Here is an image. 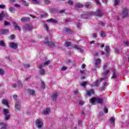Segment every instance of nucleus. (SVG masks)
<instances>
[{"label": "nucleus", "instance_id": "nucleus-1", "mask_svg": "<svg viewBox=\"0 0 129 129\" xmlns=\"http://www.w3.org/2000/svg\"><path fill=\"white\" fill-rule=\"evenodd\" d=\"M96 102L99 104H103L104 101L100 97H93L91 99L90 103L92 105H95Z\"/></svg>", "mask_w": 129, "mask_h": 129}, {"label": "nucleus", "instance_id": "nucleus-2", "mask_svg": "<svg viewBox=\"0 0 129 129\" xmlns=\"http://www.w3.org/2000/svg\"><path fill=\"white\" fill-rule=\"evenodd\" d=\"M88 15L97 16V17H102V11L101 10H99L96 12H90L88 13Z\"/></svg>", "mask_w": 129, "mask_h": 129}, {"label": "nucleus", "instance_id": "nucleus-3", "mask_svg": "<svg viewBox=\"0 0 129 129\" xmlns=\"http://www.w3.org/2000/svg\"><path fill=\"white\" fill-rule=\"evenodd\" d=\"M122 19H125L128 16V9L123 8L121 12Z\"/></svg>", "mask_w": 129, "mask_h": 129}, {"label": "nucleus", "instance_id": "nucleus-4", "mask_svg": "<svg viewBox=\"0 0 129 129\" xmlns=\"http://www.w3.org/2000/svg\"><path fill=\"white\" fill-rule=\"evenodd\" d=\"M36 125H37L38 128H41L43 126L44 123L42 120H40V119H37L35 121Z\"/></svg>", "mask_w": 129, "mask_h": 129}, {"label": "nucleus", "instance_id": "nucleus-5", "mask_svg": "<svg viewBox=\"0 0 129 129\" xmlns=\"http://www.w3.org/2000/svg\"><path fill=\"white\" fill-rule=\"evenodd\" d=\"M23 30H28V31H33V25L31 24H25L23 27Z\"/></svg>", "mask_w": 129, "mask_h": 129}, {"label": "nucleus", "instance_id": "nucleus-6", "mask_svg": "<svg viewBox=\"0 0 129 129\" xmlns=\"http://www.w3.org/2000/svg\"><path fill=\"white\" fill-rule=\"evenodd\" d=\"M43 43L44 45H47L48 47H50L51 48H54V47H55V43L53 41H47L46 42H44Z\"/></svg>", "mask_w": 129, "mask_h": 129}, {"label": "nucleus", "instance_id": "nucleus-7", "mask_svg": "<svg viewBox=\"0 0 129 129\" xmlns=\"http://www.w3.org/2000/svg\"><path fill=\"white\" fill-rule=\"evenodd\" d=\"M95 66L96 67H98L99 65H100V63H101V59L100 58L98 57L96 59L94 60Z\"/></svg>", "mask_w": 129, "mask_h": 129}, {"label": "nucleus", "instance_id": "nucleus-8", "mask_svg": "<svg viewBox=\"0 0 129 129\" xmlns=\"http://www.w3.org/2000/svg\"><path fill=\"white\" fill-rule=\"evenodd\" d=\"M10 44V48H12V49H14L16 50V49L18 48V44L17 43L15 42H11Z\"/></svg>", "mask_w": 129, "mask_h": 129}, {"label": "nucleus", "instance_id": "nucleus-9", "mask_svg": "<svg viewBox=\"0 0 129 129\" xmlns=\"http://www.w3.org/2000/svg\"><path fill=\"white\" fill-rule=\"evenodd\" d=\"M8 13L5 14V11H2L1 13L0 14V21H3V18H5V17H7Z\"/></svg>", "mask_w": 129, "mask_h": 129}, {"label": "nucleus", "instance_id": "nucleus-10", "mask_svg": "<svg viewBox=\"0 0 129 129\" xmlns=\"http://www.w3.org/2000/svg\"><path fill=\"white\" fill-rule=\"evenodd\" d=\"M51 98H52L53 101H56L57 98H58V93L55 92L51 95Z\"/></svg>", "mask_w": 129, "mask_h": 129}, {"label": "nucleus", "instance_id": "nucleus-11", "mask_svg": "<svg viewBox=\"0 0 129 129\" xmlns=\"http://www.w3.org/2000/svg\"><path fill=\"white\" fill-rule=\"evenodd\" d=\"M13 27L15 29V30H18V31H21V28H20V26H19V25H18L17 23H16V22H13Z\"/></svg>", "mask_w": 129, "mask_h": 129}, {"label": "nucleus", "instance_id": "nucleus-12", "mask_svg": "<svg viewBox=\"0 0 129 129\" xmlns=\"http://www.w3.org/2000/svg\"><path fill=\"white\" fill-rule=\"evenodd\" d=\"M50 112V108H46V110H44L42 111V113L43 114H45V115H47V114H49V113Z\"/></svg>", "mask_w": 129, "mask_h": 129}, {"label": "nucleus", "instance_id": "nucleus-13", "mask_svg": "<svg viewBox=\"0 0 129 129\" xmlns=\"http://www.w3.org/2000/svg\"><path fill=\"white\" fill-rule=\"evenodd\" d=\"M85 6L87 9H91L92 8V3L87 2L85 3Z\"/></svg>", "mask_w": 129, "mask_h": 129}, {"label": "nucleus", "instance_id": "nucleus-14", "mask_svg": "<svg viewBox=\"0 0 129 129\" xmlns=\"http://www.w3.org/2000/svg\"><path fill=\"white\" fill-rule=\"evenodd\" d=\"M87 92L88 96H91L92 94H94V90L93 89L87 91Z\"/></svg>", "mask_w": 129, "mask_h": 129}, {"label": "nucleus", "instance_id": "nucleus-15", "mask_svg": "<svg viewBox=\"0 0 129 129\" xmlns=\"http://www.w3.org/2000/svg\"><path fill=\"white\" fill-rule=\"evenodd\" d=\"M75 8H78L79 9H81V8H83L84 5L80 3H76L75 6Z\"/></svg>", "mask_w": 129, "mask_h": 129}, {"label": "nucleus", "instance_id": "nucleus-16", "mask_svg": "<svg viewBox=\"0 0 129 129\" xmlns=\"http://www.w3.org/2000/svg\"><path fill=\"white\" fill-rule=\"evenodd\" d=\"M16 109H17V110H20V108H21V103L19 102H17L16 103V106H15Z\"/></svg>", "mask_w": 129, "mask_h": 129}, {"label": "nucleus", "instance_id": "nucleus-17", "mask_svg": "<svg viewBox=\"0 0 129 129\" xmlns=\"http://www.w3.org/2000/svg\"><path fill=\"white\" fill-rule=\"evenodd\" d=\"M21 22H30V18H26V17H23L21 19Z\"/></svg>", "mask_w": 129, "mask_h": 129}, {"label": "nucleus", "instance_id": "nucleus-18", "mask_svg": "<svg viewBox=\"0 0 129 129\" xmlns=\"http://www.w3.org/2000/svg\"><path fill=\"white\" fill-rule=\"evenodd\" d=\"M7 33H9V30L8 29H2L1 31V34L2 35H6V34H7Z\"/></svg>", "mask_w": 129, "mask_h": 129}, {"label": "nucleus", "instance_id": "nucleus-19", "mask_svg": "<svg viewBox=\"0 0 129 129\" xmlns=\"http://www.w3.org/2000/svg\"><path fill=\"white\" fill-rule=\"evenodd\" d=\"M106 86H108V83H107V82L104 83L103 86L100 88L101 90H104V88H105Z\"/></svg>", "mask_w": 129, "mask_h": 129}, {"label": "nucleus", "instance_id": "nucleus-20", "mask_svg": "<svg viewBox=\"0 0 129 129\" xmlns=\"http://www.w3.org/2000/svg\"><path fill=\"white\" fill-rule=\"evenodd\" d=\"M3 104H4V105H6L7 107H10V105H9V102H8V100L4 99L3 100Z\"/></svg>", "mask_w": 129, "mask_h": 129}, {"label": "nucleus", "instance_id": "nucleus-21", "mask_svg": "<svg viewBox=\"0 0 129 129\" xmlns=\"http://www.w3.org/2000/svg\"><path fill=\"white\" fill-rule=\"evenodd\" d=\"M113 73L111 78L113 79H115L117 78L116 72L115 71V70H113Z\"/></svg>", "mask_w": 129, "mask_h": 129}, {"label": "nucleus", "instance_id": "nucleus-22", "mask_svg": "<svg viewBox=\"0 0 129 129\" xmlns=\"http://www.w3.org/2000/svg\"><path fill=\"white\" fill-rule=\"evenodd\" d=\"M3 113L4 115H8V113H10V110L8 109H4Z\"/></svg>", "mask_w": 129, "mask_h": 129}, {"label": "nucleus", "instance_id": "nucleus-23", "mask_svg": "<svg viewBox=\"0 0 129 129\" xmlns=\"http://www.w3.org/2000/svg\"><path fill=\"white\" fill-rule=\"evenodd\" d=\"M47 22H50V23H53V24H56L58 21L55 19H50L49 20H47Z\"/></svg>", "mask_w": 129, "mask_h": 129}, {"label": "nucleus", "instance_id": "nucleus-24", "mask_svg": "<svg viewBox=\"0 0 129 129\" xmlns=\"http://www.w3.org/2000/svg\"><path fill=\"white\" fill-rule=\"evenodd\" d=\"M105 51L107 55H108V54H109V51H110V48L109 46H105Z\"/></svg>", "mask_w": 129, "mask_h": 129}, {"label": "nucleus", "instance_id": "nucleus-25", "mask_svg": "<svg viewBox=\"0 0 129 129\" xmlns=\"http://www.w3.org/2000/svg\"><path fill=\"white\" fill-rule=\"evenodd\" d=\"M64 45L66 47H69L70 46H71V42H70V41H66L64 43Z\"/></svg>", "mask_w": 129, "mask_h": 129}, {"label": "nucleus", "instance_id": "nucleus-26", "mask_svg": "<svg viewBox=\"0 0 129 129\" xmlns=\"http://www.w3.org/2000/svg\"><path fill=\"white\" fill-rule=\"evenodd\" d=\"M21 2H22L23 6H24L25 7H29V3L26 2V1L21 0Z\"/></svg>", "mask_w": 129, "mask_h": 129}, {"label": "nucleus", "instance_id": "nucleus-27", "mask_svg": "<svg viewBox=\"0 0 129 129\" xmlns=\"http://www.w3.org/2000/svg\"><path fill=\"white\" fill-rule=\"evenodd\" d=\"M110 121L111 123L112 124H114V122H115V118L114 117H112L110 119Z\"/></svg>", "mask_w": 129, "mask_h": 129}, {"label": "nucleus", "instance_id": "nucleus-28", "mask_svg": "<svg viewBox=\"0 0 129 129\" xmlns=\"http://www.w3.org/2000/svg\"><path fill=\"white\" fill-rule=\"evenodd\" d=\"M35 90H28V93L30 94V95H35Z\"/></svg>", "mask_w": 129, "mask_h": 129}, {"label": "nucleus", "instance_id": "nucleus-29", "mask_svg": "<svg viewBox=\"0 0 129 129\" xmlns=\"http://www.w3.org/2000/svg\"><path fill=\"white\" fill-rule=\"evenodd\" d=\"M81 17L82 19H87V18H88V14H82Z\"/></svg>", "mask_w": 129, "mask_h": 129}, {"label": "nucleus", "instance_id": "nucleus-30", "mask_svg": "<svg viewBox=\"0 0 129 129\" xmlns=\"http://www.w3.org/2000/svg\"><path fill=\"white\" fill-rule=\"evenodd\" d=\"M41 88H42V89H45V88H46V86L45 85V83H44V82L42 81V80H41Z\"/></svg>", "mask_w": 129, "mask_h": 129}, {"label": "nucleus", "instance_id": "nucleus-31", "mask_svg": "<svg viewBox=\"0 0 129 129\" xmlns=\"http://www.w3.org/2000/svg\"><path fill=\"white\" fill-rule=\"evenodd\" d=\"M32 1L35 5H39V4H41V1H40V0H32Z\"/></svg>", "mask_w": 129, "mask_h": 129}, {"label": "nucleus", "instance_id": "nucleus-32", "mask_svg": "<svg viewBox=\"0 0 129 129\" xmlns=\"http://www.w3.org/2000/svg\"><path fill=\"white\" fill-rule=\"evenodd\" d=\"M45 73V70L44 69H41L39 71V75H44Z\"/></svg>", "mask_w": 129, "mask_h": 129}, {"label": "nucleus", "instance_id": "nucleus-33", "mask_svg": "<svg viewBox=\"0 0 129 129\" xmlns=\"http://www.w3.org/2000/svg\"><path fill=\"white\" fill-rule=\"evenodd\" d=\"M11 118V115H5V120H9Z\"/></svg>", "mask_w": 129, "mask_h": 129}, {"label": "nucleus", "instance_id": "nucleus-34", "mask_svg": "<svg viewBox=\"0 0 129 129\" xmlns=\"http://www.w3.org/2000/svg\"><path fill=\"white\" fill-rule=\"evenodd\" d=\"M120 2V0H115L114 3L113 4V6L115 7V6H117V5L119 4Z\"/></svg>", "mask_w": 129, "mask_h": 129}, {"label": "nucleus", "instance_id": "nucleus-35", "mask_svg": "<svg viewBox=\"0 0 129 129\" xmlns=\"http://www.w3.org/2000/svg\"><path fill=\"white\" fill-rule=\"evenodd\" d=\"M0 46H2V47H6V43H5V42L3 41H0Z\"/></svg>", "mask_w": 129, "mask_h": 129}, {"label": "nucleus", "instance_id": "nucleus-36", "mask_svg": "<svg viewBox=\"0 0 129 129\" xmlns=\"http://www.w3.org/2000/svg\"><path fill=\"white\" fill-rule=\"evenodd\" d=\"M67 3L70 5V6H73V1L72 0H68L67 1Z\"/></svg>", "mask_w": 129, "mask_h": 129}, {"label": "nucleus", "instance_id": "nucleus-37", "mask_svg": "<svg viewBox=\"0 0 129 129\" xmlns=\"http://www.w3.org/2000/svg\"><path fill=\"white\" fill-rule=\"evenodd\" d=\"M65 33H70L71 32V29L69 28H66L64 30Z\"/></svg>", "mask_w": 129, "mask_h": 129}, {"label": "nucleus", "instance_id": "nucleus-38", "mask_svg": "<svg viewBox=\"0 0 129 129\" xmlns=\"http://www.w3.org/2000/svg\"><path fill=\"white\" fill-rule=\"evenodd\" d=\"M44 28L46 29V31L47 32H49V27H48V25L47 24L44 25Z\"/></svg>", "mask_w": 129, "mask_h": 129}, {"label": "nucleus", "instance_id": "nucleus-39", "mask_svg": "<svg viewBox=\"0 0 129 129\" xmlns=\"http://www.w3.org/2000/svg\"><path fill=\"white\" fill-rule=\"evenodd\" d=\"M18 84H19V87H20L21 88L23 87V83H22V82H21V81H18Z\"/></svg>", "mask_w": 129, "mask_h": 129}, {"label": "nucleus", "instance_id": "nucleus-40", "mask_svg": "<svg viewBox=\"0 0 129 129\" xmlns=\"http://www.w3.org/2000/svg\"><path fill=\"white\" fill-rule=\"evenodd\" d=\"M109 72H110L109 71V70H106V71H105L104 72V75H105V77H106V75H107V74L108 73H109Z\"/></svg>", "mask_w": 129, "mask_h": 129}, {"label": "nucleus", "instance_id": "nucleus-41", "mask_svg": "<svg viewBox=\"0 0 129 129\" xmlns=\"http://www.w3.org/2000/svg\"><path fill=\"white\" fill-rule=\"evenodd\" d=\"M9 11L11 13H13V12H15L16 10L14 9V7H11L9 8Z\"/></svg>", "mask_w": 129, "mask_h": 129}, {"label": "nucleus", "instance_id": "nucleus-42", "mask_svg": "<svg viewBox=\"0 0 129 129\" xmlns=\"http://www.w3.org/2000/svg\"><path fill=\"white\" fill-rule=\"evenodd\" d=\"M50 64V60H47L44 63L43 66H46V65H49Z\"/></svg>", "mask_w": 129, "mask_h": 129}, {"label": "nucleus", "instance_id": "nucleus-43", "mask_svg": "<svg viewBox=\"0 0 129 129\" xmlns=\"http://www.w3.org/2000/svg\"><path fill=\"white\" fill-rule=\"evenodd\" d=\"M45 5H50V0H44Z\"/></svg>", "mask_w": 129, "mask_h": 129}, {"label": "nucleus", "instance_id": "nucleus-44", "mask_svg": "<svg viewBox=\"0 0 129 129\" xmlns=\"http://www.w3.org/2000/svg\"><path fill=\"white\" fill-rule=\"evenodd\" d=\"M5 74V71L3 69H0V75H4Z\"/></svg>", "mask_w": 129, "mask_h": 129}, {"label": "nucleus", "instance_id": "nucleus-45", "mask_svg": "<svg viewBox=\"0 0 129 129\" xmlns=\"http://www.w3.org/2000/svg\"><path fill=\"white\" fill-rule=\"evenodd\" d=\"M100 35H101V37H102V38H104V37H105V36H106L105 33H104L103 32H101Z\"/></svg>", "mask_w": 129, "mask_h": 129}, {"label": "nucleus", "instance_id": "nucleus-46", "mask_svg": "<svg viewBox=\"0 0 129 129\" xmlns=\"http://www.w3.org/2000/svg\"><path fill=\"white\" fill-rule=\"evenodd\" d=\"M82 86H83L84 87H85L86 85H87V82H83L81 84Z\"/></svg>", "mask_w": 129, "mask_h": 129}, {"label": "nucleus", "instance_id": "nucleus-47", "mask_svg": "<svg viewBox=\"0 0 129 129\" xmlns=\"http://www.w3.org/2000/svg\"><path fill=\"white\" fill-rule=\"evenodd\" d=\"M5 26H10L11 25V23L8 21H5L4 23Z\"/></svg>", "mask_w": 129, "mask_h": 129}, {"label": "nucleus", "instance_id": "nucleus-48", "mask_svg": "<svg viewBox=\"0 0 129 129\" xmlns=\"http://www.w3.org/2000/svg\"><path fill=\"white\" fill-rule=\"evenodd\" d=\"M73 48H75V49H77V50H79V49H80V47H79L77 45H74Z\"/></svg>", "mask_w": 129, "mask_h": 129}, {"label": "nucleus", "instance_id": "nucleus-49", "mask_svg": "<svg viewBox=\"0 0 129 129\" xmlns=\"http://www.w3.org/2000/svg\"><path fill=\"white\" fill-rule=\"evenodd\" d=\"M80 73L82 75H84V74H86V73L85 72V70H80Z\"/></svg>", "mask_w": 129, "mask_h": 129}, {"label": "nucleus", "instance_id": "nucleus-50", "mask_svg": "<svg viewBox=\"0 0 129 129\" xmlns=\"http://www.w3.org/2000/svg\"><path fill=\"white\" fill-rule=\"evenodd\" d=\"M16 38V35L15 34H12L10 36V38L11 40H13V39H15Z\"/></svg>", "mask_w": 129, "mask_h": 129}, {"label": "nucleus", "instance_id": "nucleus-51", "mask_svg": "<svg viewBox=\"0 0 129 129\" xmlns=\"http://www.w3.org/2000/svg\"><path fill=\"white\" fill-rule=\"evenodd\" d=\"M123 44L124 46H128L129 43L128 41H123Z\"/></svg>", "mask_w": 129, "mask_h": 129}, {"label": "nucleus", "instance_id": "nucleus-52", "mask_svg": "<svg viewBox=\"0 0 129 129\" xmlns=\"http://www.w3.org/2000/svg\"><path fill=\"white\" fill-rule=\"evenodd\" d=\"M104 111L105 113H107L108 112V109L106 108L105 107H104Z\"/></svg>", "mask_w": 129, "mask_h": 129}, {"label": "nucleus", "instance_id": "nucleus-53", "mask_svg": "<svg viewBox=\"0 0 129 129\" xmlns=\"http://www.w3.org/2000/svg\"><path fill=\"white\" fill-rule=\"evenodd\" d=\"M61 70V71H66V70H67V68L66 67H62Z\"/></svg>", "mask_w": 129, "mask_h": 129}, {"label": "nucleus", "instance_id": "nucleus-54", "mask_svg": "<svg viewBox=\"0 0 129 129\" xmlns=\"http://www.w3.org/2000/svg\"><path fill=\"white\" fill-rule=\"evenodd\" d=\"M94 84L95 86H98V85L99 84V82L98 80H97L95 82Z\"/></svg>", "mask_w": 129, "mask_h": 129}, {"label": "nucleus", "instance_id": "nucleus-55", "mask_svg": "<svg viewBox=\"0 0 129 129\" xmlns=\"http://www.w3.org/2000/svg\"><path fill=\"white\" fill-rule=\"evenodd\" d=\"M6 8V5H0V9H2V10H4Z\"/></svg>", "mask_w": 129, "mask_h": 129}, {"label": "nucleus", "instance_id": "nucleus-56", "mask_svg": "<svg viewBox=\"0 0 129 129\" xmlns=\"http://www.w3.org/2000/svg\"><path fill=\"white\" fill-rule=\"evenodd\" d=\"M106 78H107V77H105L104 78H101L100 79V82H101V81H103V80H105V79H106Z\"/></svg>", "mask_w": 129, "mask_h": 129}, {"label": "nucleus", "instance_id": "nucleus-57", "mask_svg": "<svg viewBox=\"0 0 129 129\" xmlns=\"http://www.w3.org/2000/svg\"><path fill=\"white\" fill-rule=\"evenodd\" d=\"M30 64H26L24 65L25 68H30Z\"/></svg>", "mask_w": 129, "mask_h": 129}, {"label": "nucleus", "instance_id": "nucleus-58", "mask_svg": "<svg viewBox=\"0 0 129 129\" xmlns=\"http://www.w3.org/2000/svg\"><path fill=\"white\" fill-rule=\"evenodd\" d=\"M79 50H80L81 53H83V52H84V50L82 49V47H80V48H79Z\"/></svg>", "mask_w": 129, "mask_h": 129}, {"label": "nucleus", "instance_id": "nucleus-59", "mask_svg": "<svg viewBox=\"0 0 129 129\" xmlns=\"http://www.w3.org/2000/svg\"><path fill=\"white\" fill-rule=\"evenodd\" d=\"M84 104V102H82V101H80L79 102V105H83Z\"/></svg>", "mask_w": 129, "mask_h": 129}, {"label": "nucleus", "instance_id": "nucleus-60", "mask_svg": "<svg viewBox=\"0 0 129 129\" xmlns=\"http://www.w3.org/2000/svg\"><path fill=\"white\" fill-rule=\"evenodd\" d=\"M13 98L15 100H17V98H18V96L17 95H13Z\"/></svg>", "mask_w": 129, "mask_h": 129}, {"label": "nucleus", "instance_id": "nucleus-61", "mask_svg": "<svg viewBox=\"0 0 129 129\" xmlns=\"http://www.w3.org/2000/svg\"><path fill=\"white\" fill-rule=\"evenodd\" d=\"M106 67H107V65L105 63H104L103 66V68L104 70V69H105L106 68Z\"/></svg>", "mask_w": 129, "mask_h": 129}, {"label": "nucleus", "instance_id": "nucleus-62", "mask_svg": "<svg viewBox=\"0 0 129 129\" xmlns=\"http://www.w3.org/2000/svg\"><path fill=\"white\" fill-rule=\"evenodd\" d=\"M15 7H16V8H20L21 6H20V5L18 4H16L15 5Z\"/></svg>", "mask_w": 129, "mask_h": 129}, {"label": "nucleus", "instance_id": "nucleus-63", "mask_svg": "<svg viewBox=\"0 0 129 129\" xmlns=\"http://www.w3.org/2000/svg\"><path fill=\"white\" fill-rule=\"evenodd\" d=\"M93 38H96L97 37V34L93 33Z\"/></svg>", "mask_w": 129, "mask_h": 129}, {"label": "nucleus", "instance_id": "nucleus-64", "mask_svg": "<svg viewBox=\"0 0 129 129\" xmlns=\"http://www.w3.org/2000/svg\"><path fill=\"white\" fill-rule=\"evenodd\" d=\"M85 67H86V64H83L82 65V69H84L85 68Z\"/></svg>", "mask_w": 129, "mask_h": 129}]
</instances>
